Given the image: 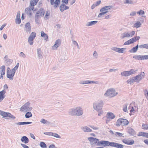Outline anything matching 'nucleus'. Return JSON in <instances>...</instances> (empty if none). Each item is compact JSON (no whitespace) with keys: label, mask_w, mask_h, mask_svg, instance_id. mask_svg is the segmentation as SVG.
I'll list each match as a JSON object with an SVG mask.
<instances>
[{"label":"nucleus","mask_w":148,"mask_h":148,"mask_svg":"<svg viewBox=\"0 0 148 148\" xmlns=\"http://www.w3.org/2000/svg\"><path fill=\"white\" fill-rule=\"evenodd\" d=\"M69 113L72 116H80L83 114L84 111L81 107L77 106L70 109L69 111Z\"/></svg>","instance_id":"obj_1"},{"label":"nucleus","mask_w":148,"mask_h":148,"mask_svg":"<svg viewBox=\"0 0 148 148\" xmlns=\"http://www.w3.org/2000/svg\"><path fill=\"white\" fill-rule=\"evenodd\" d=\"M103 105V102L102 100H98L95 101L93 103V108L95 110L99 111L102 110Z\"/></svg>","instance_id":"obj_2"},{"label":"nucleus","mask_w":148,"mask_h":148,"mask_svg":"<svg viewBox=\"0 0 148 148\" xmlns=\"http://www.w3.org/2000/svg\"><path fill=\"white\" fill-rule=\"evenodd\" d=\"M118 93L114 88H111L108 89L104 94L106 97L110 98L113 97L117 95Z\"/></svg>","instance_id":"obj_3"},{"label":"nucleus","mask_w":148,"mask_h":148,"mask_svg":"<svg viewBox=\"0 0 148 148\" xmlns=\"http://www.w3.org/2000/svg\"><path fill=\"white\" fill-rule=\"evenodd\" d=\"M0 115L2 116L3 118L6 119H14L16 118L15 116L12 115L10 113L6 112L1 110H0Z\"/></svg>","instance_id":"obj_4"},{"label":"nucleus","mask_w":148,"mask_h":148,"mask_svg":"<svg viewBox=\"0 0 148 148\" xmlns=\"http://www.w3.org/2000/svg\"><path fill=\"white\" fill-rule=\"evenodd\" d=\"M128 109L130 110V115H133L135 112L137 111L138 107L136 105L134 102H132L130 104Z\"/></svg>","instance_id":"obj_5"},{"label":"nucleus","mask_w":148,"mask_h":148,"mask_svg":"<svg viewBox=\"0 0 148 148\" xmlns=\"http://www.w3.org/2000/svg\"><path fill=\"white\" fill-rule=\"evenodd\" d=\"M30 103L27 102L23 105L20 108V110L21 112H27L32 110V108L30 107Z\"/></svg>","instance_id":"obj_6"},{"label":"nucleus","mask_w":148,"mask_h":148,"mask_svg":"<svg viewBox=\"0 0 148 148\" xmlns=\"http://www.w3.org/2000/svg\"><path fill=\"white\" fill-rule=\"evenodd\" d=\"M129 123V122L127 120L120 118L117 120L116 125L117 126H119L121 125H127Z\"/></svg>","instance_id":"obj_7"},{"label":"nucleus","mask_w":148,"mask_h":148,"mask_svg":"<svg viewBox=\"0 0 148 148\" xmlns=\"http://www.w3.org/2000/svg\"><path fill=\"white\" fill-rule=\"evenodd\" d=\"M135 34V32L134 31L129 32H125L121 34V38L123 39L125 38L132 37Z\"/></svg>","instance_id":"obj_8"},{"label":"nucleus","mask_w":148,"mask_h":148,"mask_svg":"<svg viewBox=\"0 0 148 148\" xmlns=\"http://www.w3.org/2000/svg\"><path fill=\"white\" fill-rule=\"evenodd\" d=\"M36 33L35 32H32L30 35L28 39V41L29 45H32L34 43V40L36 37Z\"/></svg>","instance_id":"obj_9"},{"label":"nucleus","mask_w":148,"mask_h":148,"mask_svg":"<svg viewBox=\"0 0 148 148\" xmlns=\"http://www.w3.org/2000/svg\"><path fill=\"white\" fill-rule=\"evenodd\" d=\"M140 38V37L139 36L134 37L125 42L123 45H127L132 44L136 42L137 40H138Z\"/></svg>","instance_id":"obj_10"},{"label":"nucleus","mask_w":148,"mask_h":148,"mask_svg":"<svg viewBox=\"0 0 148 148\" xmlns=\"http://www.w3.org/2000/svg\"><path fill=\"white\" fill-rule=\"evenodd\" d=\"M112 142H110L108 141L101 140L98 142V145H101L103 147H106L110 146L111 147Z\"/></svg>","instance_id":"obj_11"},{"label":"nucleus","mask_w":148,"mask_h":148,"mask_svg":"<svg viewBox=\"0 0 148 148\" xmlns=\"http://www.w3.org/2000/svg\"><path fill=\"white\" fill-rule=\"evenodd\" d=\"M107 119L106 120V123H108L111 120L114 119L115 116L112 112H109L107 113L106 115Z\"/></svg>","instance_id":"obj_12"},{"label":"nucleus","mask_w":148,"mask_h":148,"mask_svg":"<svg viewBox=\"0 0 148 148\" xmlns=\"http://www.w3.org/2000/svg\"><path fill=\"white\" fill-rule=\"evenodd\" d=\"M79 84L81 85H84L88 84H99V82L98 81H95L91 80H81L79 82Z\"/></svg>","instance_id":"obj_13"},{"label":"nucleus","mask_w":148,"mask_h":148,"mask_svg":"<svg viewBox=\"0 0 148 148\" xmlns=\"http://www.w3.org/2000/svg\"><path fill=\"white\" fill-rule=\"evenodd\" d=\"M145 76V73L144 72H141L140 74L135 76L134 77L136 82L138 83L142 79L144 78Z\"/></svg>","instance_id":"obj_14"},{"label":"nucleus","mask_w":148,"mask_h":148,"mask_svg":"<svg viewBox=\"0 0 148 148\" xmlns=\"http://www.w3.org/2000/svg\"><path fill=\"white\" fill-rule=\"evenodd\" d=\"M15 73L11 70L10 71H7V77L10 80H12L14 79V77Z\"/></svg>","instance_id":"obj_15"},{"label":"nucleus","mask_w":148,"mask_h":148,"mask_svg":"<svg viewBox=\"0 0 148 148\" xmlns=\"http://www.w3.org/2000/svg\"><path fill=\"white\" fill-rule=\"evenodd\" d=\"M61 44V41L60 39H58L56 40L55 42L54 45L52 47V49L53 50H55L58 49V48L60 47Z\"/></svg>","instance_id":"obj_16"},{"label":"nucleus","mask_w":148,"mask_h":148,"mask_svg":"<svg viewBox=\"0 0 148 148\" xmlns=\"http://www.w3.org/2000/svg\"><path fill=\"white\" fill-rule=\"evenodd\" d=\"M111 49L116 52L120 53H122L126 49L125 48H119L116 47H113L111 48Z\"/></svg>","instance_id":"obj_17"},{"label":"nucleus","mask_w":148,"mask_h":148,"mask_svg":"<svg viewBox=\"0 0 148 148\" xmlns=\"http://www.w3.org/2000/svg\"><path fill=\"white\" fill-rule=\"evenodd\" d=\"M5 67L4 65L0 67V79L3 78V75L5 74Z\"/></svg>","instance_id":"obj_18"},{"label":"nucleus","mask_w":148,"mask_h":148,"mask_svg":"<svg viewBox=\"0 0 148 148\" xmlns=\"http://www.w3.org/2000/svg\"><path fill=\"white\" fill-rule=\"evenodd\" d=\"M38 1L39 0H31L29 7L32 10H33L34 6L36 5Z\"/></svg>","instance_id":"obj_19"},{"label":"nucleus","mask_w":148,"mask_h":148,"mask_svg":"<svg viewBox=\"0 0 148 148\" xmlns=\"http://www.w3.org/2000/svg\"><path fill=\"white\" fill-rule=\"evenodd\" d=\"M6 90L5 89L0 92V102H1L5 97Z\"/></svg>","instance_id":"obj_20"},{"label":"nucleus","mask_w":148,"mask_h":148,"mask_svg":"<svg viewBox=\"0 0 148 148\" xmlns=\"http://www.w3.org/2000/svg\"><path fill=\"white\" fill-rule=\"evenodd\" d=\"M122 142L125 144L129 145H132L134 143V141L133 140H130L126 139H123Z\"/></svg>","instance_id":"obj_21"},{"label":"nucleus","mask_w":148,"mask_h":148,"mask_svg":"<svg viewBox=\"0 0 148 148\" xmlns=\"http://www.w3.org/2000/svg\"><path fill=\"white\" fill-rule=\"evenodd\" d=\"M45 12V10H44L43 9H40L37 12L35 15H36L37 14L38 15L37 16L38 17L40 18L41 16H43L44 15Z\"/></svg>","instance_id":"obj_22"},{"label":"nucleus","mask_w":148,"mask_h":148,"mask_svg":"<svg viewBox=\"0 0 148 148\" xmlns=\"http://www.w3.org/2000/svg\"><path fill=\"white\" fill-rule=\"evenodd\" d=\"M81 129L84 132L89 133L92 132V130L87 126H82L81 127Z\"/></svg>","instance_id":"obj_23"},{"label":"nucleus","mask_w":148,"mask_h":148,"mask_svg":"<svg viewBox=\"0 0 148 148\" xmlns=\"http://www.w3.org/2000/svg\"><path fill=\"white\" fill-rule=\"evenodd\" d=\"M111 147H116L117 148H123L124 146L120 144L112 142Z\"/></svg>","instance_id":"obj_24"},{"label":"nucleus","mask_w":148,"mask_h":148,"mask_svg":"<svg viewBox=\"0 0 148 148\" xmlns=\"http://www.w3.org/2000/svg\"><path fill=\"white\" fill-rule=\"evenodd\" d=\"M133 57L135 59L139 60H145L144 55H135Z\"/></svg>","instance_id":"obj_25"},{"label":"nucleus","mask_w":148,"mask_h":148,"mask_svg":"<svg viewBox=\"0 0 148 148\" xmlns=\"http://www.w3.org/2000/svg\"><path fill=\"white\" fill-rule=\"evenodd\" d=\"M112 7V5H109L108 6H104L102 8H101L100 11V12H103L105 10L108 11L110 10Z\"/></svg>","instance_id":"obj_26"},{"label":"nucleus","mask_w":148,"mask_h":148,"mask_svg":"<svg viewBox=\"0 0 148 148\" xmlns=\"http://www.w3.org/2000/svg\"><path fill=\"white\" fill-rule=\"evenodd\" d=\"M25 27L26 32H30L31 28L30 24L29 22H28L25 24Z\"/></svg>","instance_id":"obj_27"},{"label":"nucleus","mask_w":148,"mask_h":148,"mask_svg":"<svg viewBox=\"0 0 148 148\" xmlns=\"http://www.w3.org/2000/svg\"><path fill=\"white\" fill-rule=\"evenodd\" d=\"M88 139L91 143L94 142L95 143H98L99 142V139L95 138L90 137L88 138Z\"/></svg>","instance_id":"obj_28"},{"label":"nucleus","mask_w":148,"mask_h":148,"mask_svg":"<svg viewBox=\"0 0 148 148\" xmlns=\"http://www.w3.org/2000/svg\"><path fill=\"white\" fill-rule=\"evenodd\" d=\"M60 11L63 12L64 10L69 9V7L66 5L65 4H62L60 6Z\"/></svg>","instance_id":"obj_29"},{"label":"nucleus","mask_w":148,"mask_h":148,"mask_svg":"<svg viewBox=\"0 0 148 148\" xmlns=\"http://www.w3.org/2000/svg\"><path fill=\"white\" fill-rule=\"evenodd\" d=\"M128 133L131 135H133L135 134V132L134 130L130 127H128L127 128Z\"/></svg>","instance_id":"obj_30"},{"label":"nucleus","mask_w":148,"mask_h":148,"mask_svg":"<svg viewBox=\"0 0 148 148\" xmlns=\"http://www.w3.org/2000/svg\"><path fill=\"white\" fill-rule=\"evenodd\" d=\"M32 9L29 6V8H27L25 9V13L27 14L28 15L31 16L32 14Z\"/></svg>","instance_id":"obj_31"},{"label":"nucleus","mask_w":148,"mask_h":148,"mask_svg":"<svg viewBox=\"0 0 148 148\" xmlns=\"http://www.w3.org/2000/svg\"><path fill=\"white\" fill-rule=\"evenodd\" d=\"M97 21H93L89 22L86 24V26L89 27L93 25L96 24L97 23Z\"/></svg>","instance_id":"obj_32"},{"label":"nucleus","mask_w":148,"mask_h":148,"mask_svg":"<svg viewBox=\"0 0 148 148\" xmlns=\"http://www.w3.org/2000/svg\"><path fill=\"white\" fill-rule=\"evenodd\" d=\"M22 142H24L25 144H27L29 142V139L26 136H23L21 138V139Z\"/></svg>","instance_id":"obj_33"},{"label":"nucleus","mask_w":148,"mask_h":148,"mask_svg":"<svg viewBox=\"0 0 148 148\" xmlns=\"http://www.w3.org/2000/svg\"><path fill=\"white\" fill-rule=\"evenodd\" d=\"M138 136H145L148 137V133L143 132H139L137 134Z\"/></svg>","instance_id":"obj_34"},{"label":"nucleus","mask_w":148,"mask_h":148,"mask_svg":"<svg viewBox=\"0 0 148 148\" xmlns=\"http://www.w3.org/2000/svg\"><path fill=\"white\" fill-rule=\"evenodd\" d=\"M41 37H43L45 39V40L46 41H47L48 38V35L45 33L43 31H42L41 32Z\"/></svg>","instance_id":"obj_35"},{"label":"nucleus","mask_w":148,"mask_h":148,"mask_svg":"<svg viewBox=\"0 0 148 148\" xmlns=\"http://www.w3.org/2000/svg\"><path fill=\"white\" fill-rule=\"evenodd\" d=\"M138 47V45H137L136 47H133L132 49L129 51V52L131 53H135L137 51Z\"/></svg>","instance_id":"obj_36"},{"label":"nucleus","mask_w":148,"mask_h":148,"mask_svg":"<svg viewBox=\"0 0 148 148\" xmlns=\"http://www.w3.org/2000/svg\"><path fill=\"white\" fill-rule=\"evenodd\" d=\"M32 123V122H19L17 123L16 124L17 125H22L26 124H31Z\"/></svg>","instance_id":"obj_37"},{"label":"nucleus","mask_w":148,"mask_h":148,"mask_svg":"<svg viewBox=\"0 0 148 148\" xmlns=\"http://www.w3.org/2000/svg\"><path fill=\"white\" fill-rule=\"evenodd\" d=\"M141 25V23L139 21H137L136 23L134 25V27L137 28L140 27Z\"/></svg>","instance_id":"obj_38"},{"label":"nucleus","mask_w":148,"mask_h":148,"mask_svg":"<svg viewBox=\"0 0 148 148\" xmlns=\"http://www.w3.org/2000/svg\"><path fill=\"white\" fill-rule=\"evenodd\" d=\"M126 71L128 76L132 75V74H134L135 72V71L133 69H132L130 71Z\"/></svg>","instance_id":"obj_39"},{"label":"nucleus","mask_w":148,"mask_h":148,"mask_svg":"<svg viewBox=\"0 0 148 148\" xmlns=\"http://www.w3.org/2000/svg\"><path fill=\"white\" fill-rule=\"evenodd\" d=\"M32 113L29 112H27L25 115V116L26 118H29L32 117Z\"/></svg>","instance_id":"obj_40"},{"label":"nucleus","mask_w":148,"mask_h":148,"mask_svg":"<svg viewBox=\"0 0 148 148\" xmlns=\"http://www.w3.org/2000/svg\"><path fill=\"white\" fill-rule=\"evenodd\" d=\"M60 0H56L54 2V4L53 5V7L55 8H56L60 3Z\"/></svg>","instance_id":"obj_41"},{"label":"nucleus","mask_w":148,"mask_h":148,"mask_svg":"<svg viewBox=\"0 0 148 148\" xmlns=\"http://www.w3.org/2000/svg\"><path fill=\"white\" fill-rule=\"evenodd\" d=\"M142 128L145 130H148V124L147 123L143 124L142 125Z\"/></svg>","instance_id":"obj_42"},{"label":"nucleus","mask_w":148,"mask_h":148,"mask_svg":"<svg viewBox=\"0 0 148 148\" xmlns=\"http://www.w3.org/2000/svg\"><path fill=\"white\" fill-rule=\"evenodd\" d=\"M40 146L42 148H47V147L46 144L45 143L43 142H41L40 143Z\"/></svg>","instance_id":"obj_43"},{"label":"nucleus","mask_w":148,"mask_h":148,"mask_svg":"<svg viewBox=\"0 0 148 148\" xmlns=\"http://www.w3.org/2000/svg\"><path fill=\"white\" fill-rule=\"evenodd\" d=\"M40 122L42 123L43 124H49V122L48 121L44 119H41L40 121Z\"/></svg>","instance_id":"obj_44"},{"label":"nucleus","mask_w":148,"mask_h":148,"mask_svg":"<svg viewBox=\"0 0 148 148\" xmlns=\"http://www.w3.org/2000/svg\"><path fill=\"white\" fill-rule=\"evenodd\" d=\"M37 51L38 56L39 57L41 58L42 57V56L41 53V49H37Z\"/></svg>","instance_id":"obj_45"},{"label":"nucleus","mask_w":148,"mask_h":148,"mask_svg":"<svg viewBox=\"0 0 148 148\" xmlns=\"http://www.w3.org/2000/svg\"><path fill=\"white\" fill-rule=\"evenodd\" d=\"M124 3L125 4H134V2L132 0H125V1L124 2Z\"/></svg>","instance_id":"obj_46"},{"label":"nucleus","mask_w":148,"mask_h":148,"mask_svg":"<svg viewBox=\"0 0 148 148\" xmlns=\"http://www.w3.org/2000/svg\"><path fill=\"white\" fill-rule=\"evenodd\" d=\"M19 63H18L16 64V66L14 67V68L12 69H11L12 71H13L15 73L16 71L18 69V67L19 66Z\"/></svg>","instance_id":"obj_47"},{"label":"nucleus","mask_w":148,"mask_h":148,"mask_svg":"<svg viewBox=\"0 0 148 148\" xmlns=\"http://www.w3.org/2000/svg\"><path fill=\"white\" fill-rule=\"evenodd\" d=\"M19 56L20 57L23 58H25L26 57V55L23 52H20L19 54Z\"/></svg>","instance_id":"obj_48"},{"label":"nucleus","mask_w":148,"mask_h":148,"mask_svg":"<svg viewBox=\"0 0 148 148\" xmlns=\"http://www.w3.org/2000/svg\"><path fill=\"white\" fill-rule=\"evenodd\" d=\"M93 56L95 59H97L98 58V54L96 51H94L93 54Z\"/></svg>","instance_id":"obj_49"},{"label":"nucleus","mask_w":148,"mask_h":148,"mask_svg":"<svg viewBox=\"0 0 148 148\" xmlns=\"http://www.w3.org/2000/svg\"><path fill=\"white\" fill-rule=\"evenodd\" d=\"M52 136L56 138H61V136L59 135L56 133H53Z\"/></svg>","instance_id":"obj_50"},{"label":"nucleus","mask_w":148,"mask_h":148,"mask_svg":"<svg viewBox=\"0 0 148 148\" xmlns=\"http://www.w3.org/2000/svg\"><path fill=\"white\" fill-rule=\"evenodd\" d=\"M121 76L124 77L128 76L126 71H124L121 73Z\"/></svg>","instance_id":"obj_51"},{"label":"nucleus","mask_w":148,"mask_h":148,"mask_svg":"<svg viewBox=\"0 0 148 148\" xmlns=\"http://www.w3.org/2000/svg\"><path fill=\"white\" fill-rule=\"evenodd\" d=\"M37 16H38L37 14L36 15H35V22L37 24H39V19L40 18L38 17Z\"/></svg>","instance_id":"obj_52"},{"label":"nucleus","mask_w":148,"mask_h":148,"mask_svg":"<svg viewBox=\"0 0 148 148\" xmlns=\"http://www.w3.org/2000/svg\"><path fill=\"white\" fill-rule=\"evenodd\" d=\"M137 14L140 15H143L145 14V12L144 11L140 10L139 11L137 12Z\"/></svg>","instance_id":"obj_53"},{"label":"nucleus","mask_w":148,"mask_h":148,"mask_svg":"<svg viewBox=\"0 0 148 148\" xmlns=\"http://www.w3.org/2000/svg\"><path fill=\"white\" fill-rule=\"evenodd\" d=\"M123 110L124 112H127V105L125 104L123 106Z\"/></svg>","instance_id":"obj_54"},{"label":"nucleus","mask_w":148,"mask_h":148,"mask_svg":"<svg viewBox=\"0 0 148 148\" xmlns=\"http://www.w3.org/2000/svg\"><path fill=\"white\" fill-rule=\"evenodd\" d=\"M114 134L116 136H118L119 137H122L123 135L122 134L118 132H116Z\"/></svg>","instance_id":"obj_55"},{"label":"nucleus","mask_w":148,"mask_h":148,"mask_svg":"<svg viewBox=\"0 0 148 148\" xmlns=\"http://www.w3.org/2000/svg\"><path fill=\"white\" fill-rule=\"evenodd\" d=\"M55 27L56 28L57 30H59L61 28V25L59 24H57L56 25Z\"/></svg>","instance_id":"obj_56"},{"label":"nucleus","mask_w":148,"mask_h":148,"mask_svg":"<svg viewBox=\"0 0 148 148\" xmlns=\"http://www.w3.org/2000/svg\"><path fill=\"white\" fill-rule=\"evenodd\" d=\"M16 23L18 24H19L21 23V20L20 18H16Z\"/></svg>","instance_id":"obj_57"},{"label":"nucleus","mask_w":148,"mask_h":148,"mask_svg":"<svg viewBox=\"0 0 148 148\" xmlns=\"http://www.w3.org/2000/svg\"><path fill=\"white\" fill-rule=\"evenodd\" d=\"M72 42L74 45H76L77 46V48H78V49H79V45H78L77 42L76 41H75V40H72Z\"/></svg>","instance_id":"obj_58"},{"label":"nucleus","mask_w":148,"mask_h":148,"mask_svg":"<svg viewBox=\"0 0 148 148\" xmlns=\"http://www.w3.org/2000/svg\"><path fill=\"white\" fill-rule=\"evenodd\" d=\"M138 47H139V48L140 49L145 48L146 49V44L143 45H140L138 46Z\"/></svg>","instance_id":"obj_59"},{"label":"nucleus","mask_w":148,"mask_h":148,"mask_svg":"<svg viewBox=\"0 0 148 148\" xmlns=\"http://www.w3.org/2000/svg\"><path fill=\"white\" fill-rule=\"evenodd\" d=\"M53 133V132H44V134L46 135L52 136Z\"/></svg>","instance_id":"obj_60"},{"label":"nucleus","mask_w":148,"mask_h":148,"mask_svg":"<svg viewBox=\"0 0 148 148\" xmlns=\"http://www.w3.org/2000/svg\"><path fill=\"white\" fill-rule=\"evenodd\" d=\"M98 112V115L99 116H101L103 113V112L102 110H101L99 111H97Z\"/></svg>","instance_id":"obj_61"},{"label":"nucleus","mask_w":148,"mask_h":148,"mask_svg":"<svg viewBox=\"0 0 148 148\" xmlns=\"http://www.w3.org/2000/svg\"><path fill=\"white\" fill-rule=\"evenodd\" d=\"M16 18H20V11L18 12Z\"/></svg>","instance_id":"obj_62"},{"label":"nucleus","mask_w":148,"mask_h":148,"mask_svg":"<svg viewBox=\"0 0 148 148\" xmlns=\"http://www.w3.org/2000/svg\"><path fill=\"white\" fill-rule=\"evenodd\" d=\"M136 12H135V11H133V12H131L130 14V16H135L136 14Z\"/></svg>","instance_id":"obj_63"},{"label":"nucleus","mask_w":148,"mask_h":148,"mask_svg":"<svg viewBox=\"0 0 148 148\" xmlns=\"http://www.w3.org/2000/svg\"><path fill=\"white\" fill-rule=\"evenodd\" d=\"M143 92L145 96L146 97V95L148 93V91L147 89H145L143 90Z\"/></svg>","instance_id":"obj_64"}]
</instances>
